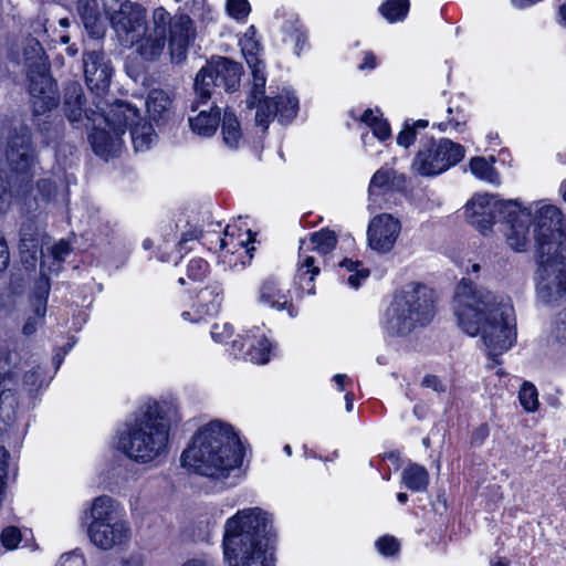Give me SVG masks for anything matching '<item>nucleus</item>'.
Returning <instances> with one entry per match:
<instances>
[{"label": "nucleus", "instance_id": "obj_5", "mask_svg": "<svg viewBox=\"0 0 566 566\" xmlns=\"http://www.w3.org/2000/svg\"><path fill=\"white\" fill-rule=\"evenodd\" d=\"M269 526L260 507L239 511L227 521L223 551L230 566H274Z\"/></svg>", "mask_w": 566, "mask_h": 566}, {"label": "nucleus", "instance_id": "obj_43", "mask_svg": "<svg viewBox=\"0 0 566 566\" xmlns=\"http://www.w3.org/2000/svg\"><path fill=\"white\" fill-rule=\"evenodd\" d=\"M419 127H424V120L419 119L415 122L412 125L406 123L403 129L399 133L397 137L398 145L408 148L415 142L417 136V128Z\"/></svg>", "mask_w": 566, "mask_h": 566}, {"label": "nucleus", "instance_id": "obj_1", "mask_svg": "<svg viewBox=\"0 0 566 566\" xmlns=\"http://www.w3.org/2000/svg\"><path fill=\"white\" fill-rule=\"evenodd\" d=\"M493 199L494 196L490 193L474 195L464 207L468 223L486 235L499 217L510 226L506 240L515 252L526 250L533 223L541 277L537 293L545 304H559L566 295V220L562 210L554 205H544L533 217L532 209L523 207L517 199L494 202Z\"/></svg>", "mask_w": 566, "mask_h": 566}, {"label": "nucleus", "instance_id": "obj_63", "mask_svg": "<svg viewBox=\"0 0 566 566\" xmlns=\"http://www.w3.org/2000/svg\"><path fill=\"white\" fill-rule=\"evenodd\" d=\"M376 66V56L373 53H366L364 63L359 65L360 70H373Z\"/></svg>", "mask_w": 566, "mask_h": 566}, {"label": "nucleus", "instance_id": "obj_21", "mask_svg": "<svg viewBox=\"0 0 566 566\" xmlns=\"http://www.w3.org/2000/svg\"><path fill=\"white\" fill-rule=\"evenodd\" d=\"M218 80L219 86H223L227 92H234L240 86V80L243 72L242 65L227 57H219L208 63Z\"/></svg>", "mask_w": 566, "mask_h": 566}, {"label": "nucleus", "instance_id": "obj_33", "mask_svg": "<svg viewBox=\"0 0 566 566\" xmlns=\"http://www.w3.org/2000/svg\"><path fill=\"white\" fill-rule=\"evenodd\" d=\"M469 168L473 176L480 180H484L491 184L499 182V174L493 167L492 163H489L485 157L474 156L469 161Z\"/></svg>", "mask_w": 566, "mask_h": 566}, {"label": "nucleus", "instance_id": "obj_52", "mask_svg": "<svg viewBox=\"0 0 566 566\" xmlns=\"http://www.w3.org/2000/svg\"><path fill=\"white\" fill-rule=\"evenodd\" d=\"M71 252V247L69 242L61 240L54 247L52 248V255L54 258V261L62 262L64 261L65 255H67Z\"/></svg>", "mask_w": 566, "mask_h": 566}, {"label": "nucleus", "instance_id": "obj_45", "mask_svg": "<svg viewBox=\"0 0 566 566\" xmlns=\"http://www.w3.org/2000/svg\"><path fill=\"white\" fill-rule=\"evenodd\" d=\"M448 120L433 124V127H437L440 132H446L448 126H452L454 129L460 130L462 126L465 125L467 118L465 114L462 111H459L455 116L452 115V107H448Z\"/></svg>", "mask_w": 566, "mask_h": 566}, {"label": "nucleus", "instance_id": "obj_2", "mask_svg": "<svg viewBox=\"0 0 566 566\" xmlns=\"http://www.w3.org/2000/svg\"><path fill=\"white\" fill-rule=\"evenodd\" d=\"M510 311L512 308L499 302L492 292L478 289L470 279L463 277L457 286L453 312L458 326L471 337L481 335L493 365L502 364L500 356L515 340L514 327L509 322Z\"/></svg>", "mask_w": 566, "mask_h": 566}, {"label": "nucleus", "instance_id": "obj_38", "mask_svg": "<svg viewBox=\"0 0 566 566\" xmlns=\"http://www.w3.org/2000/svg\"><path fill=\"white\" fill-rule=\"evenodd\" d=\"M518 400L522 408L526 412H535L538 410L539 401H538V391L530 381H524L518 391Z\"/></svg>", "mask_w": 566, "mask_h": 566}, {"label": "nucleus", "instance_id": "obj_9", "mask_svg": "<svg viewBox=\"0 0 566 566\" xmlns=\"http://www.w3.org/2000/svg\"><path fill=\"white\" fill-rule=\"evenodd\" d=\"M422 296L421 283H410L395 295L386 312V328L390 335L403 336L416 327L422 316Z\"/></svg>", "mask_w": 566, "mask_h": 566}, {"label": "nucleus", "instance_id": "obj_30", "mask_svg": "<svg viewBox=\"0 0 566 566\" xmlns=\"http://www.w3.org/2000/svg\"><path fill=\"white\" fill-rule=\"evenodd\" d=\"M29 186L21 187V179H15L13 174L9 180H6L3 174L0 171V210H4L9 207L10 199L13 196H21L29 191Z\"/></svg>", "mask_w": 566, "mask_h": 566}, {"label": "nucleus", "instance_id": "obj_54", "mask_svg": "<svg viewBox=\"0 0 566 566\" xmlns=\"http://www.w3.org/2000/svg\"><path fill=\"white\" fill-rule=\"evenodd\" d=\"M427 388L438 394L447 392L448 386L436 375L427 374Z\"/></svg>", "mask_w": 566, "mask_h": 566}, {"label": "nucleus", "instance_id": "obj_11", "mask_svg": "<svg viewBox=\"0 0 566 566\" xmlns=\"http://www.w3.org/2000/svg\"><path fill=\"white\" fill-rule=\"evenodd\" d=\"M36 69L35 74L28 75L32 114L45 115L59 105L57 84L42 65Z\"/></svg>", "mask_w": 566, "mask_h": 566}, {"label": "nucleus", "instance_id": "obj_59", "mask_svg": "<svg viewBox=\"0 0 566 566\" xmlns=\"http://www.w3.org/2000/svg\"><path fill=\"white\" fill-rule=\"evenodd\" d=\"M61 566H84V559L78 555H66L62 557Z\"/></svg>", "mask_w": 566, "mask_h": 566}, {"label": "nucleus", "instance_id": "obj_22", "mask_svg": "<svg viewBox=\"0 0 566 566\" xmlns=\"http://www.w3.org/2000/svg\"><path fill=\"white\" fill-rule=\"evenodd\" d=\"M218 80L219 86H223L227 92H234L240 86V80L243 72L242 65L227 57H219L208 63Z\"/></svg>", "mask_w": 566, "mask_h": 566}, {"label": "nucleus", "instance_id": "obj_61", "mask_svg": "<svg viewBox=\"0 0 566 566\" xmlns=\"http://www.w3.org/2000/svg\"><path fill=\"white\" fill-rule=\"evenodd\" d=\"M10 457L9 451L4 448H0V478L4 479L7 475L8 459Z\"/></svg>", "mask_w": 566, "mask_h": 566}, {"label": "nucleus", "instance_id": "obj_56", "mask_svg": "<svg viewBox=\"0 0 566 566\" xmlns=\"http://www.w3.org/2000/svg\"><path fill=\"white\" fill-rule=\"evenodd\" d=\"M38 189L49 200L55 193V184L50 179H41L38 182Z\"/></svg>", "mask_w": 566, "mask_h": 566}, {"label": "nucleus", "instance_id": "obj_27", "mask_svg": "<svg viewBox=\"0 0 566 566\" xmlns=\"http://www.w3.org/2000/svg\"><path fill=\"white\" fill-rule=\"evenodd\" d=\"M172 99L164 90L155 88L148 93L146 99L147 113L157 125L167 123L171 117Z\"/></svg>", "mask_w": 566, "mask_h": 566}, {"label": "nucleus", "instance_id": "obj_49", "mask_svg": "<svg viewBox=\"0 0 566 566\" xmlns=\"http://www.w3.org/2000/svg\"><path fill=\"white\" fill-rule=\"evenodd\" d=\"M490 436V427L486 422L479 424L471 433L470 444L481 447Z\"/></svg>", "mask_w": 566, "mask_h": 566}, {"label": "nucleus", "instance_id": "obj_34", "mask_svg": "<svg viewBox=\"0 0 566 566\" xmlns=\"http://www.w3.org/2000/svg\"><path fill=\"white\" fill-rule=\"evenodd\" d=\"M379 11L390 23L401 21L409 11V0H386L380 6Z\"/></svg>", "mask_w": 566, "mask_h": 566}, {"label": "nucleus", "instance_id": "obj_37", "mask_svg": "<svg viewBox=\"0 0 566 566\" xmlns=\"http://www.w3.org/2000/svg\"><path fill=\"white\" fill-rule=\"evenodd\" d=\"M260 301L263 303H269L272 307H276L279 310L287 308L291 317L296 315L295 308L292 304H289L286 301L280 302L279 291H276L273 283L268 282L262 285Z\"/></svg>", "mask_w": 566, "mask_h": 566}, {"label": "nucleus", "instance_id": "obj_36", "mask_svg": "<svg viewBox=\"0 0 566 566\" xmlns=\"http://www.w3.org/2000/svg\"><path fill=\"white\" fill-rule=\"evenodd\" d=\"M248 63L250 66H252V73H253V87L250 94V97L248 99V107L258 108V104L263 101L264 96V88H265V76L261 72L260 69H258L259 61L255 57V63L252 64L251 60H248Z\"/></svg>", "mask_w": 566, "mask_h": 566}, {"label": "nucleus", "instance_id": "obj_16", "mask_svg": "<svg viewBox=\"0 0 566 566\" xmlns=\"http://www.w3.org/2000/svg\"><path fill=\"white\" fill-rule=\"evenodd\" d=\"M85 81L88 88L94 92L97 98L108 92L113 69L109 61L101 51L86 52L83 55Z\"/></svg>", "mask_w": 566, "mask_h": 566}, {"label": "nucleus", "instance_id": "obj_35", "mask_svg": "<svg viewBox=\"0 0 566 566\" xmlns=\"http://www.w3.org/2000/svg\"><path fill=\"white\" fill-rule=\"evenodd\" d=\"M20 244L25 248H41V233L33 218L25 219L20 228Z\"/></svg>", "mask_w": 566, "mask_h": 566}, {"label": "nucleus", "instance_id": "obj_41", "mask_svg": "<svg viewBox=\"0 0 566 566\" xmlns=\"http://www.w3.org/2000/svg\"><path fill=\"white\" fill-rule=\"evenodd\" d=\"M311 241L316 245L319 252L328 253L336 247L337 238L334 231L326 229L313 233Z\"/></svg>", "mask_w": 566, "mask_h": 566}, {"label": "nucleus", "instance_id": "obj_8", "mask_svg": "<svg viewBox=\"0 0 566 566\" xmlns=\"http://www.w3.org/2000/svg\"><path fill=\"white\" fill-rule=\"evenodd\" d=\"M6 157L11 171L15 174V179H21V187L31 185L38 156L31 129L27 124L18 123L10 127Z\"/></svg>", "mask_w": 566, "mask_h": 566}, {"label": "nucleus", "instance_id": "obj_18", "mask_svg": "<svg viewBox=\"0 0 566 566\" xmlns=\"http://www.w3.org/2000/svg\"><path fill=\"white\" fill-rule=\"evenodd\" d=\"M86 98L82 85L72 81L65 84L63 91V112L71 124L81 122L84 117L90 122H95L97 109L85 107Z\"/></svg>", "mask_w": 566, "mask_h": 566}, {"label": "nucleus", "instance_id": "obj_23", "mask_svg": "<svg viewBox=\"0 0 566 566\" xmlns=\"http://www.w3.org/2000/svg\"><path fill=\"white\" fill-rule=\"evenodd\" d=\"M94 153L104 158L115 157L122 148V136L107 128H94L88 136Z\"/></svg>", "mask_w": 566, "mask_h": 566}, {"label": "nucleus", "instance_id": "obj_47", "mask_svg": "<svg viewBox=\"0 0 566 566\" xmlns=\"http://www.w3.org/2000/svg\"><path fill=\"white\" fill-rule=\"evenodd\" d=\"M0 539L7 549H14L21 542V532L15 526H7L1 532Z\"/></svg>", "mask_w": 566, "mask_h": 566}, {"label": "nucleus", "instance_id": "obj_6", "mask_svg": "<svg viewBox=\"0 0 566 566\" xmlns=\"http://www.w3.org/2000/svg\"><path fill=\"white\" fill-rule=\"evenodd\" d=\"M196 36V25L189 14H171L164 7H158L153 11L150 24L144 28L143 34L133 44L144 61L156 62L168 43L171 62L181 64L186 61L188 49Z\"/></svg>", "mask_w": 566, "mask_h": 566}, {"label": "nucleus", "instance_id": "obj_31", "mask_svg": "<svg viewBox=\"0 0 566 566\" xmlns=\"http://www.w3.org/2000/svg\"><path fill=\"white\" fill-rule=\"evenodd\" d=\"M221 130L226 145L231 148H237L242 137V133L237 116L229 108L224 109Z\"/></svg>", "mask_w": 566, "mask_h": 566}, {"label": "nucleus", "instance_id": "obj_53", "mask_svg": "<svg viewBox=\"0 0 566 566\" xmlns=\"http://www.w3.org/2000/svg\"><path fill=\"white\" fill-rule=\"evenodd\" d=\"M10 263V251L3 235L0 234V272L7 270Z\"/></svg>", "mask_w": 566, "mask_h": 566}, {"label": "nucleus", "instance_id": "obj_3", "mask_svg": "<svg viewBox=\"0 0 566 566\" xmlns=\"http://www.w3.org/2000/svg\"><path fill=\"white\" fill-rule=\"evenodd\" d=\"M242 459L243 448L233 427L212 420L196 432L180 462L200 475L220 479L227 478Z\"/></svg>", "mask_w": 566, "mask_h": 566}, {"label": "nucleus", "instance_id": "obj_32", "mask_svg": "<svg viewBox=\"0 0 566 566\" xmlns=\"http://www.w3.org/2000/svg\"><path fill=\"white\" fill-rule=\"evenodd\" d=\"M140 120H136L135 125L129 127L136 151L147 150L156 136L153 126L149 123H140Z\"/></svg>", "mask_w": 566, "mask_h": 566}, {"label": "nucleus", "instance_id": "obj_24", "mask_svg": "<svg viewBox=\"0 0 566 566\" xmlns=\"http://www.w3.org/2000/svg\"><path fill=\"white\" fill-rule=\"evenodd\" d=\"M195 116H189V125L193 133L200 136H212L220 123L221 112L216 102H211L208 106H202Z\"/></svg>", "mask_w": 566, "mask_h": 566}, {"label": "nucleus", "instance_id": "obj_44", "mask_svg": "<svg viewBox=\"0 0 566 566\" xmlns=\"http://www.w3.org/2000/svg\"><path fill=\"white\" fill-rule=\"evenodd\" d=\"M226 8L228 13L237 20L247 18L251 11L248 0H227Z\"/></svg>", "mask_w": 566, "mask_h": 566}, {"label": "nucleus", "instance_id": "obj_14", "mask_svg": "<svg viewBox=\"0 0 566 566\" xmlns=\"http://www.w3.org/2000/svg\"><path fill=\"white\" fill-rule=\"evenodd\" d=\"M111 23L118 36L125 38L126 42L134 43L140 35V30L146 28V10L136 2L125 1L119 9L111 15Z\"/></svg>", "mask_w": 566, "mask_h": 566}, {"label": "nucleus", "instance_id": "obj_58", "mask_svg": "<svg viewBox=\"0 0 566 566\" xmlns=\"http://www.w3.org/2000/svg\"><path fill=\"white\" fill-rule=\"evenodd\" d=\"M314 258L313 256H306L301 265L300 271H302L303 268H306L304 271V274L311 273L312 276L310 280L312 281L316 274H318L319 269L317 266H314Z\"/></svg>", "mask_w": 566, "mask_h": 566}, {"label": "nucleus", "instance_id": "obj_13", "mask_svg": "<svg viewBox=\"0 0 566 566\" xmlns=\"http://www.w3.org/2000/svg\"><path fill=\"white\" fill-rule=\"evenodd\" d=\"M298 99L292 93L284 91L274 97H264L258 104L255 123L268 129L272 118L277 117L281 123H290L297 114Z\"/></svg>", "mask_w": 566, "mask_h": 566}, {"label": "nucleus", "instance_id": "obj_48", "mask_svg": "<svg viewBox=\"0 0 566 566\" xmlns=\"http://www.w3.org/2000/svg\"><path fill=\"white\" fill-rule=\"evenodd\" d=\"M21 263L27 270H34L38 261V251L40 248H25L19 245Z\"/></svg>", "mask_w": 566, "mask_h": 566}, {"label": "nucleus", "instance_id": "obj_4", "mask_svg": "<svg viewBox=\"0 0 566 566\" xmlns=\"http://www.w3.org/2000/svg\"><path fill=\"white\" fill-rule=\"evenodd\" d=\"M179 421L178 409L172 403H148L126 423L117 448L137 463L153 462L167 453L171 426Z\"/></svg>", "mask_w": 566, "mask_h": 566}, {"label": "nucleus", "instance_id": "obj_10", "mask_svg": "<svg viewBox=\"0 0 566 566\" xmlns=\"http://www.w3.org/2000/svg\"><path fill=\"white\" fill-rule=\"evenodd\" d=\"M17 353L7 349L0 350V369L6 366H17ZM19 407L18 381L15 374L10 369L0 373V421L7 426H11L17 419V410Z\"/></svg>", "mask_w": 566, "mask_h": 566}, {"label": "nucleus", "instance_id": "obj_64", "mask_svg": "<svg viewBox=\"0 0 566 566\" xmlns=\"http://www.w3.org/2000/svg\"><path fill=\"white\" fill-rule=\"evenodd\" d=\"M202 234V231L199 230H190L182 234L179 244L182 245L184 243L190 241V240H197Z\"/></svg>", "mask_w": 566, "mask_h": 566}, {"label": "nucleus", "instance_id": "obj_25", "mask_svg": "<svg viewBox=\"0 0 566 566\" xmlns=\"http://www.w3.org/2000/svg\"><path fill=\"white\" fill-rule=\"evenodd\" d=\"M32 122L45 145L56 146L63 139L64 123L57 115H53L51 112L45 115L32 114Z\"/></svg>", "mask_w": 566, "mask_h": 566}, {"label": "nucleus", "instance_id": "obj_60", "mask_svg": "<svg viewBox=\"0 0 566 566\" xmlns=\"http://www.w3.org/2000/svg\"><path fill=\"white\" fill-rule=\"evenodd\" d=\"M412 170L419 176H424V156L422 151H418L412 164Z\"/></svg>", "mask_w": 566, "mask_h": 566}, {"label": "nucleus", "instance_id": "obj_51", "mask_svg": "<svg viewBox=\"0 0 566 566\" xmlns=\"http://www.w3.org/2000/svg\"><path fill=\"white\" fill-rule=\"evenodd\" d=\"M75 342H76L75 338L71 337L70 340L63 347H59L55 350V354L53 355L52 361H53V365H54L56 370L60 368V366H61V364H62V361L64 359V356L74 346Z\"/></svg>", "mask_w": 566, "mask_h": 566}, {"label": "nucleus", "instance_id": "obj_40", "mask_svg": "<svg viewBox=\"0 0 566 566\" xmlns=\"http://www.w3.org/2000/svg\"><path fill=\"white\" fill-rule=\"evenodd\" d=\"M44 384V375L41 367L36 366L28 370L23 376V387L31 398H34Z\"/></svg>", "mask_w": 566, "mask_h": 566}, {"label": "nucleus", "instance_id": "obj_39", "mask_svg": "<svg viewBox=\"0 0 566 566\" xmlns=\"http://www.w3.org/2000/svg\"><path fill=\"white\" fill-rule=\"evenodd\" d=\"M271 343L268 338L261 337L256 344H252L247 352V359L254 364H266L270 359Z\"/></svg>", "mask_w": 566, "mask_h": 566}, {"label": "nucleus", "instance_id": "obj_17", "mask_svg": "<svg viewBox=\"0 0 566 566\" xmlns=\"http://www.w3.org/2000/svg\"><path fill=\"white\" fill-rule=\"evenodd\" d=\"M400 228L399 220L391 214L381 213L374 217L367 231L370 248L381 253L389 252L399 235Z\"/></svg>", "mask_w": 566, "mask_h": 566}, {"label": "nucleus", "instance_id": "obj_55", "mask_svg": "<svg viewBox=\"0 0 566 566\" xmlns=\"http://www.w3.org/2000/svg\"><path fill=\"white\" fill-rule=\"evenodd\" d=\"M44 317H38L34 313L30 316L23 325L22 332L27 336H31L36 332L39 325L42 324Z\"/></svg>", "mask_w": 566, "mask_h": 566}, {"label": "nucleus", "instance_id": "obj_15", "mask_svg": "<svg viewBox=\"0 0 566 566\" xmlns=\"http://www.w3.org/2000/svg\"><path fill=\"white\" fill-rule=\"evenodd\" d=\"M99 115L106 124L117 135L123 136L126 128L135 125L140 119L139 112L136 107L122 101L111 103L108 99L99 98L94 102Z\"/></svg>", "mask_w": 566, "mask_h": 566}, {"label": "nucleus", "instance_id": "obj_46", "mask_svg": "<svg viewBox=\"0 0 566 566\" xmlns=\"http://www.w3.org/2000/svg\"><path fill=\"white\" fill-rule=\"evenodd\" d=\"M376 547L385 556H395L399 552L400 544L394 536L385 535L376 542Z\"/></svg>", "mask_w": 566, "mask_h": 566}, {"label": "nucleus", "instance_id": "obj_26", "mask_svg": "<svg viewBox=\"0 0 566 566\" xmlns=\"http://www.w3.org/2000/svg\"><path fill=\"white\" fill-rule=\"evenodd\" d=\"M77 12L84 28L91 36L99 39L105 33V24L101 14L98 1L77 0Z\"/></svg>", "mask_w": 566, "mask_h": 566}, {"label": "nucleus", "instance_id": "obj_29", "mask_svg": "<svg viewBox=\"0 0 566 566\" xmlns=\"http://www.w3.org/2000/svg\"><path fill=\"white\" fill-rule=\"evenodd\" d=\"M23 59L28 69V75L35 74L36 66L42 65L43 72L49 71V65L44 56V50L41 43L34 39H27L23 45Z\"/></svg>", "mask_w": 566, "mask_h": 566}, {"label": "nucleus", "instance_id": "obj_12", "mask_svg": "<svg viewBox=\"0 0 566 566\" xmlns=\"http://www.w3.org/2000/svg\"><path fill=\"white\" fill-rule=\"evenodd\" d=\"M465 148L449 138H440L438 143L427 147V177L438 176L463 160Z\"/></svg>", "mask_w": 566, "mask_h": 566}, {"label": "nucleus", "instance_id": "obj_19", "mask_svg": "<svg viewBox=\"0 0 566 566\" xmlns=\"http://www.w3.org/2000/svg\"><path fill=\"white\" fill-rule=\"evenodd\" d=\"M407 179L392 168H380L371 177L368 187V197L371 205H377L378 198L392 191L405 192Z\"/></svg>", "mask_w": 566, "mask_h": 566}, {"label": "nucleus", "instance_id": "obj_7", "mask_svg": "<svg viewBox=\"0 0 566 566\" xmlns=\"http://www.w3.org/2000/svg\"><path fill=\"white\" fill-rule=\"evenodd\" d=\"M90 517L87 535L95 546L111 549L129 539L130 528L118 517V503L111 496L96 497L92 502Z\"/></svg>", "mask_w": 566, "mask_h": 566}, {"label": "nucleus", "instance_id": "obj_28", "mask_svg": "<svg viewBox=\"0 0 566 566\" xmlns=\"http://www.w3.org/2000/svg\"><path fill=\"white\" fill-rule=\"evenodd\" d=\"M51 290L50 277L44 270V264H40V276L34 284L31 297L32 311L38 317H44L46 313L48 297Z\"/></svg>", "mask_w": 566, "mask_h": 566}, {"label": "nucleus", "instance_id": "obj_42", "mask_svg": "<svg viewBox=\"0 0 566 566\" xmlns=\"http://www.w3.org/2000/svg\"><path fill=\"white\" fill-rule=\"evenodd\" d=\"M402 481L408 489L419 491L424 484L423 469L417 464L410 465L405 470Z\"/></svg>", "mask_w": 566, "mask_h": 566}, {"label": "nucleus", "instance_id": "obj_20", "mask_svg": "<svg viewBox=\"0 0 566 566\" xmlns=\"http://www.w3.org/2000/svg\"><path fill=\"white\" fill-rule=\"evenodd\" d=\"M211 70L207 64L200 69L195 77L192 97L188 101L191 113H196L202 106H208L214 88L219 87L218 80H214Z\"/></svg>", "mask_w": 566, "mask_h": 566}, {"label": "nucleus", "instance_id": "obj_62", "mask_svg": "<svg viewBox=\"0 0 566 566\" xmlns=\"http://www.w3.org/2000/svg\"><path fill=\"white\" fill-rule=\"evenodd\" d=\"M542 1L543 0H511V3L514 8L523 10V9L531 8Z\"/></svg>", "mask_w": 566, "mask_h": 566}, {"label": "nucleus", "instance_id": "obj_57", "mask_svg": "<svg viewBox=\"0 0 566 566\" xmlns=\"http://www.w3.org/2000/svg\"><path fill=\"white\" fill-rule=\"evenodd\" d=\"M355 273L352 274L348 277V284L355 289H357L360 285V281L365 280L369 276V270L368 269H358L354 271Z\"/></svg>", "mask_w": 566, "mask_h": 566}, {"label": "nucleus", "instance_id": "obj_50", "mask_svg": "<svg viewBox=\"0 0 566 566\" xmlns=\"http://www.w3.org/2000/svg\"><path fill=\"white\" fill-rule=\"evenodd\" d=\"M370 126L373 128L375 136L378 137L380 140H386L391 135L390 126L388 122L385 119L373 117V123H370Z\"/></svg>", "mask_w": 566, "mask_h": 566}]
</instances>
